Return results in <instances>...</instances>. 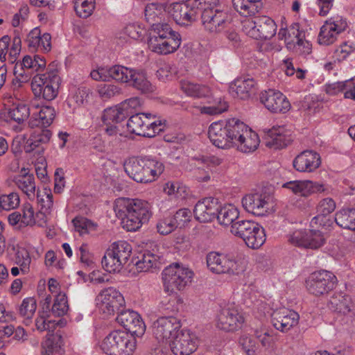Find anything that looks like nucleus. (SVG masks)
Wrapping results in <instances>:
<instances>
[{
  "mask_svg": "<svg viewBox=\"0 0 355 355\" xmlns=\"http://www.w3.org/2000/svg\"><path fill=\"white\" fill-rule=\"evenodd\" d=\"M51 135V131L47 129L34 131L26 141V152L31 153L36 148L47 144Z\"/></svg>",
  "mask_w": 355,
  "mask_h": 355,
  "instance_id": "44",
  "label": "nucleus"
},
{
  "mask_svg": "<svg viewBox=\"0 0 355 355\" xmlns=\"http://www.w3.org/2000/svg\"><path fill=\"white\" fill-rule=\"evenodd\" d=\"M239 346L245 355H257L259 345L252 336L243 334L239 339Z\"/></svg>",
  "mask_w": 355,
  "mask_h": 355,
  "instance_id": "59",
  "label": "nucleus"
},
{
  "mask_svg": "<svg viewBox=\"0 0 355 355\" xmlns=\"http://www.w3.org/2000/svg\"><path fill=\"white\" fill-rule=\"evenodd\" d=\"M202 21L205 28L210 33H220L222 29V6L215 9H205L202 12Z\"/></svg>",
  "mask_w": 355,
  "mask_h": 355,
  "instance_id": "32",
  "label": "nucleus"
},
{
  "mask_svg": "<svg viewBox=\"0 0 355 355\" xmlns=\"http://www.w3.org/2000/svg\"><path fill=\"white\" fill-rule=\"evenodd\" d=\"M60 83L58 73L50 71L34 76L31 86L36 98L51 101L57 97Z\"/></svg>",
  "mask_w": 355,
  "mask_h": 355,
  "instance_id": "7",
  "label": "nucleus"
},
{
  "mask_svg": "<svg viewBox=\"0 0 355 355\" xmlns=\"http://www.w3.org/2000/svg\"><path fill=\"white\" fill-rule=\"evenodd\" d=\"M193 271L188 267L174 263L166 267L162 272L164 291L172 295L176 291L184 290L192 281Z\"/></svg>",
  "mask_w": 355,
  "mask_h": 355,
  "instance_id": "4",
  "label": "nucleus"
},
{
  "mask_svg": "<svg viewBox=\"0 0 355 355\" xmlns=\"http://www.w3.org/2000/svg\"><path fill=\"white\" fill-rule=\"evenodd\" d=\"M164 193L171 199L183 200L189 194V188L180 182H167L163 187Z\"/></svg>",
  "mask_w": 355,
  "mask_h": 355,
  "instance_id": "46",
  "label": "nucleus"
},
{
  "mask_svg": "<svg viewBox=\"0 0 355 355\" xmlns=\"http://www.w3.org/2000/svg\"><path fill=\"white\" fill-rule=\"evenodd\" d=\"M132 68L125 67L121 65H115L110 67V79L127 83L131 77Z\"/></svg>",
  "mask_w": 355,
  "mask_h": 355,
  "instance_id": "64",
  "label": "nucleus"
},
{
  "mask_svg": "<svg viewBox=\"0 0 355 355\" xmlns=\"http://www.w3.org/2000/svg\"><path fill=\"white\" fill-rule=\"evenodd\" d=\"M21 41L19 37L15 36L11 40L8 35L0 38V60L14 63L21 52Z\"/></svg>",
  "mask_w": 355,
  "mask_h": 355,
  "instance_id": "28",
  "label": "nucleus"
},
{
  "mask_svg": "<svg viewBox=\"0 0 355 355\" xmlns=\"http://www.w3.org/2000/svg\"><path fill=\"white\" fill-rule=\"evenodd\" d=\"M167 12V4L164 5L157 2L149 3L145 8V17L151 27L154 24H163L161 22Z\"/></svg>",
  "mask_w": 355,
  "mask_h": 355,
  "instance_id": "42",
  "label": "nucleus"
},
{
  "mask_svg": "<svg viewBox=\"0 0 355 355\" xmlns=\"http://www.w3.org/2000/svg\"><path fill=\"white\" fill-rule=\"evenodd\" d=\"M247 257L238 251L226 253L223 257V274L230 277L243 274L248 266Z\"/></svg>",
  "mask_w": 355,
  "mask_h": 355,
  "instance_id": "25",
  "label": "nucleus"
},
{
  "mask_svg": "<svg viewBox=\"0 0 355 355\" xmlns=\"http://www.w3.org/2000/svg\"><path fill=\"white\" fill-rule=\"evenodd\" d=\"M336 209V202L331 198L321 200L317 206V216L311 220V226L315 225L324 227L329 225V220L327 218Z\"/></svg>",
  "mask_w": 355,
  "mask_h": 355,
  "instance_id": "35",
  "label": "nucleus"
},
{
  "mask_svg": "<svg viewBox=\"0 0 355 355\" xmlns=\"http://www.w3.org/2000/svg\"><path fill=\"white\" fill-rule=\"evenodd\" d=\"M132 253L131 245L125 241L113 243L105 251L102 259L103 269L110 273H119L129 260Z\"/></svg>",
  "mask_w": 355,
  "mask_h": 355,
  "instance_id": "6",
  "label": "nucleus"
},
{
  "mask_svg": "<svg viewBox=\"0 0 355 355\" xmlns=\"http://www.w3.org/2000/svg\"><path fill=\"white\" fill-rule=\"evenodd\" d=\"M321 164L320 155L313 150H304L293 161L295 169L299 172L311 173Z\"/></svg>",
  "mask_w": 355,
  "mask_h": 355,
  "instance_id": "29",
  "label": "nucleus"
},
{
  "mask_svg": "<svg viewBox=\"0 0 355 355\" xmlns=\"http://www.w3.org/2000/svg\"><path fill=\"white\" fill-rule=\"evenodd\" d=\"M257 83L254 78L242 76L230 83L228 93L234 98L247 100L254 92Z\"/></svg>",
  "mask_w": 355,
  "mask_h": 355,
  "instance_id": "26",
  "label": "nucleus"
},
{
  "mask_svg": "<svg viewBox=\"0 0 355 355\" xmlns=\"http://www.w3.org/2000/svg\"><path fill=\"white\" fill-rule=\"evenodd\" d=\"M324 91L331 96L337 95L340 92L345 91L344 96L345 98L355 101V78H352L345 82L326 84L324 85Z\"/></svg>",
  "mask_w": 355,
  "mask_h": 355,
  "instance_id": "39",
  "label": "nucleus"
},
{
  "mask_svg": "<svg viewBox=\"0 0 355 355\" xmlns=\"http://www.w3.org/2000/svg\"><path fill=\"white\" fill-rule=\"evenodd\" d=\"M69 310L68 300L65 293H58L55 299L51 311H48L52 315L60 317L65 315Z\"/></svg>",
  "mask_w": 355,
  "mask_h": 355,
  "instance_id": "58",
  "label": "nucleus"
},
{
  "mask_svg": "<svg viewBox=\"0 0 355 355\" xmlns=\"http://www.w3.org/2000/svg\"><path fill=\"white\" fill-rule=\"evenodd\" d=\"M167 13L179 25H188L199 15L193 1L187 3L175 2L167 4Z\"/></svg>",
  "mask_w": 355,
  "mask_h": 355,
  "instance_id": "18",
  "label": "nucleus"
},
{
  "mask_svg": "<svg viewBox=\"0 0 355 355\" xmlns=\"http://www.w3.org/2000/svg\"><path fill=\"white\" fill-rule=\"evenodd\" d=\"M244 321L243 317L236 309L226 311L225 320L223 321V330L234 331L241 328Z\"/></svg>",
  "mask_w": 355,
  "mask_h": 355,
  "instance_id": "49",
  "label": "nucleus"
},
{
  "mask_svg": "<svg viewBox=\"0 0 355 355\" xmlns=\"http://www.w3.org/2000/svg\"><path fill=\"white\" fill-rule=\"evenodd\" d=\"M271 318L272 326L282 332H287L297 326L300 320V315L297 312L286 308L275 311Z\"/></svg>",
  "mask_w": 355,
  "mask_h": 355,
  "instance_id": "24",
  "label": "nucleus"
},
{
  "mask_svg": "<svg viewBox=\"0 0 355 355\" xmlns=\"http://www.w3.org/2000/svg\"><path fill=\"white\" fill-rule=\"evenodd\" d=\"M233 236L243 239L246 245L252 249H258L266 241V234L263 227L259 223L245 220Z\"/></svg>",
  "mask_w": 355,
  "mask_h": 355,
  "instance_id": "9",
  "label": "nucleus"
},
{
  "mask_svg": "<svg viewBox=\"0 0 355 355\" xmlns=\"http://www.w3.org/2000/svg\"><path fill=\"white\" fill-rule=\"evenodd\" d=\"M275 333L267 328H260L254 331L256 338L259 340L262 347L266 349L272 348L275 343Z\"/></svg>",
  "mask_w": 355,
  "mask_h": 355,
  "instance_id": "61",
  "label": "nucleus"
},
{
  "mask_svg": "<svg viewBox=\"0 0 355 355\" xmlns=\"http://www.w3.org/2000/svg\"><path fill=\"white\" fill-rule=\"evenodd\" d=\"M291 141L288 132L284 126L273 127L269 130L266 145L274 149L286 147Z\"/></svg>",
  "mask_w": 355,
  "mask_h": 355,
  "instance_id": "36",
  "label": "nucleus"
},
{
  "mask_svg": "<svg viewBox=\"0 0 355 355\" xmlns=\"http://www.w3.org/2000/svg\"><path fill=\"white\" fill-rule=\"evenodd\" d=\"M13 250L15 252L13 262L21 268L23 275L30 271L31 263L38 260L42 254L39 248L29 243L17 245L13 248Z\"/></svg>",
  "mask_w": 355,
  "mask_h": 355,
  "instance_id": "20",
  "label": "nucleus"
},
{
  "mask_svg": "<svg viewBox=\"0 0 355 355\" xmlns=\"http://www.w3.org/2000/svg\"><path fill=\"white\" fill-rule=\"evenodd\" d=\"M247 35L255 40H270L277 32L275 21L267 16H260L254 21H248L244 25Z\"/></svg>",
  "mask_w": 355,
  "mask_h": 355,
  "instance_id": "11",
  "label": "nucleus"
},
{
  "mask_svg": "<svg viewBox=\"0 0 355 355\" xmlns=\"http://www.w3.org/2000/svg\"><path fill=\"white\" fill-rule=\"evenodd\" d=\"M20 198L17 192L0 195V209L10 211L19 207Z\"/></svg>",
  "mask_w": 355,
  "mask_h": 355,
  "instance_id": "62",
  "label": "nucleus"
},
{
  "mask_svg": "<svg viewBox=\"0 0 355 355\" xmlns=\"http://www.w3.org/2000/svg\"><path fill=\"white\" fill-rule=\"evenodd\" d=\"M182 38L179 33L168 24H157L150 28L147 46L152 52L162 55L175 53L180 46Z\"/></svg>",
  "mask_w": 355,
  "mask_h": 355,
  "instance_id": "2",
  "label": "nucleus"
},
{
  "mask_svg": "<svg viewBox=\"0 0 355 355\" xmlns=\"http://www.w3.org/2000/svg\"><path fill=\"white\" fill-rule=\"evenodd\" d=\"M222 209V205L218 199L206 198L198 201L194 208L195 218L200 223H207L216 218L218 223L221 224L219 213Z\"/></svg>",
  "mask_w": 355,
  "mask_h": 355,
  "instance_id": "22",
  "label": "nucleus"
},
{
  "mask_svg": "<svg viewBox=\"0 0 355 355\" xmlns=\"http://www.w3.org/2000/svg\"><path fill=\"white\" fill-rule=\"evenodd\" d=\"M176 228V222L171 214H166L159 218L156 224L157 231L161 235H168Z\"/></svg>",
  "mask_w": 355,
  "mask_h": 355,
  "instance_id": "60",
  "label": "nucleus"
},
{
  "mask_svg": "<svg viewBox=\"0 0 355 355\" xmlns=\"http://www.w3.org/2000/svg\"><path fill=\"white\" fill-rule=\"evenodd\" d=\"M72 224L74 231L80 236L92 234L97 229L96 223L83 216H77L73 218Z\"/></svg>",
  "mask_w": 355,
  "mask_h": 355,
  "instance_id": "50",
  "label": "nucleus"
},
{
  "mask_svg": "<svg viewBox=\"0 0 355 355\" xmlns=\"http://www.w3.org/2000/svg\"><path fill=\"white\" fill-rule=\"evenodd\" d=\"M62 336L58 332L49 334L42 343V355H62L64 353Z\"/></svg>",
  "mask_w": 355,
  "mask_h": 355,
  "instance_id": "40",
  "label": "nucleus"
},
{
  "mask_svg": "<svg viewBox=\"0 0 355 355\" xmlns=\"http://www.w3.org/2000/svg\"><path fill=\"white\" fill-rule=\"evenodd\" d=\"M283 187L288 189L294 194L300 197H309L311 195L312 181L294 180L286 182Z\"/></svg>",
  "mask_w": 355,
  "mask_h": 355,
  "instance_id": "48",
  "label": "nucleus"
},
{
  "mask_svg": "<svg viewBox=\"0 0 355 355\" xmlns=\"http://www.w3.org/2000/svg\"><path fill=\"white\" fill-rule=\"evenodd\" d=\"M136 346L135 338L121 330L111 331L100 344L101 349L107 355H132Z\"/></svg>",
  "mask_w": 355,
  "mask_h": 355,
  "instance_id": "3",
  "label": "nucleus"
},
{
  "mask_svg": "<svg viewBox=\"0 0 355 355\" xmlns=\"http://www.w3.org/2000/svg\"><path fill=\"white\" fill-rule=\"evenodd\" d=\"M244 220H239V211L235 205H223V232L232 235Z\"/></svg>",
  "mask_w": 355,
  "mask_h": 355,
  "instance_id": "33",
  "label": "nucleus"
},
{
  "mask_svg": "<svg viewBox=\"0 0 355 355\" xmlns=\"http://www.w3.org/2000/svg\"><path fill=\"white\" fill-rule=\"evenodd\" d=\"M8 219L10 225L12 226H44L46 223L47 216L44 211H35L30 203H25L21 213L12 212Z\"/></svg>",
  "mask_w": 355,
  "mask_h": 355,
  "instance_id": "10",
  "label": "nucleus"
},
{
  "mask_svg": "<svg viewBox=\"0 0 355 355\" xmlns=\"http://www.w3.org/2000/svg\"><path fill=\"white\" fill-rule=\"evenodd\" d=\"M89 90L85 87H80L71 91L67 102L69 107L75 109L88 101Z\"/></svg>",
  "mask_w": 355,
  "mask_h": 355,
  "instance_id": "54",
  "label": "nucleus"
},
{
  "mask_svg": "<svg viewBox=\"0 0 355 355\" xmlns=\"http://www.w3.org/2000/svg\"><path fill=\"white\" fill-rule=\"evenodd\" d=\"M37 309V302L33 297H26L19 307V313L24 319V322L28 324Z\"/></svg>",
  "mask_w": 355,
  "mask_h": 355,
  "instance_id": "52",
  "label": "nucleus"
},
{
  "mask_svg": "<svg viewBox=\"0 0 355 355\" xmlns=\"http://www.w3.org/2000/svg\"><path fill=\"white\" fill-rule=\"evenodd\" d=\"M124 302L123 295L114 287L101 290L96 298L97 308L106 315L113 314Z\"/></svg>",
  "mask_w": 355,
  "mask_h": 355,
  "instance_id": "15",
  "label": "nucleus"
},
{
  "mask_svg": "<svg viewBox=\"0 0 355 355\" xmlns=\"http://www.w3.org/2000/svg\"><path fill=\"white\" fill-rule=\"evenodd\" d=\"M181 329V320L173 315L159 317L151 326L155 338L165 345H168Z\"/></svg>",
  "mask_w": 355,
  "mask_h": 355,
  "instance_id": "8",
  "label": "nucleus"
},
{
  "mask_svg": "<svg viewBox=\"0 0 355 355\" xmlns=\"http://www.w3.org/2000/svg\"><path fill=\"white\" fill-rule=\"evenodd\" d=\"M347 27V23L341 16H335L327 20L320 28L318 42L320 44L330 45L336 40L338 35Z\"/></svg>",
  "mask_w": 355,
  "mask_h": 355,
  "instance_id": "21",
  "label": "nucleus"
},
{
  "mask_svg": "<svg viewBox=\"0 0 355 355\" xmlns=\"http://www.w3.org/2000/svg\"><path fill=\"white\" fill-rule=\"evenodd\" d=\"M180 87L185 94L192 97H206L210 93V90L207 87L194 84L189 80L181 81Z\"/></svg>",
  "mask_w": 355,
  "mask_h": 355,
  "instance_id": "51",
  "label": "nucleus"
},
{
  "mask_svg": "<svg viewBox=\"0 0 355 355\" xmlns=\"http://www.w3.org/2000/svg\"><path fill=\"white\" fill-rule=\"evenodd\" d=\"M352 300L349 296L342 293H334L329 300V308L335 311L347 314L350 312Z\"/></svg>",
  "mask_w": 355,
  "mask_h": 355,
  "instance_id": "43",
  "label": "nucleus"
},
{
  "mask_svg": "<svg viewBox=\"0 0 355 355\" xmlns=\"http://www.w3.org/2000/svg\"><path fill=\"white\" fill-rule=\"evenodd\" d=\"M27 42L30 48L49 52L51 49V36L48 33H42L39 28L31 31L27 36Z\"/></svg>",
  "mask_w": 355,
  "mask_h": 355,
  "instance_id": "34",
  "label": "nucleus"
},
{
  "mask_svg": "<svg viewBox=\"0 0 355 355\" xmlns=\"http://www.w3.org/2000/svg\"><path fill=\"white\" fill-rule=\"evenodd\" d=\"M182 302V298L175 292L174 294L168 295V297L162 299L159 304V309L167 313H176Z\"/></svg>",
  "mask_w": 355,
  "mask_h": 355,
  "instance_id": "57",
  "label": "nucleus"
},
{
  "mask_svg": "<svg viewBox=\"0 0 355 355\" xmlns=\"http://www.w3.org/2000/svg\"><path fill=\"white\" fill-rule=\"evenodd\" d=\"M23 69H31L33 71H43L46 65V60L38 55L34 56L26 55L20 62Z\"/></svg>",
  "mask_w": 355,
  "mask_h": 355,
  "instance_id": "55",
  "label": "nucleus"
},
{
  "mask_svg": "<svg viewBox=\"0 0 355 355\" xmlns=\"http://www.w3.org/2000/svg\"><path fill=\"white\" fill-rule=\"evenodd\" d=\"M4 117L7 121L21 125L29 117L31 118L29 107L15 96L6 95L4 97Z\"/></svg>",
  "mask_w": 355,
  "mask_h": 355,
  "instance_id": "13",
  "label": "nucleus"
},
{
  "mask_svg": "<svg viewBox=\"0 0 355 355\" xmlns=\"http://www.w3.org/2000/svg\"><path fill=\"white\" fill-rule=\"evenodd\" d=\"M52 315L47 311H42L39 312L38 317L35 320V325L37 330L43 331H53L55 327L59 324L60 320L56 321L51 319Z\"/></svg>",
  "mask_w": 355,
  "mask_h": 355,
  "instance_id": "56",
  "label": "nucleus"
},
{
  "mask_svg": "<svg viewBox=\"0 0 355 355\" xmlns=\"http://www.w3.org/2000/svg\"><path fill=\"white\" fill-rule=\"evenodd\" d=\"M335 221L343 229L355 231V209H342L337 211Z\"/></svg>",
  "mask_w": 355,
  "mask_h": 355,
  "instance_id": "47",
  "label": "nucleus"
},
{
  "mask_svg": "<svg viewBox=\"0 0 355 355\" xmlns=\"http://www.w3.org/2000/svg\"><path fill=\"white\" fill-rule=\"evenodd\" d=\"M141 106V101L137 97H133L125 100L121 103L105 109L102 115L104 121H123L127 116L136 112Z\"/></svg>",
  "mask_w": 355,
  "mask_h": 355,
  "instance_id": "19",
  "label": "nucleus"
},
{
  "mask_svg": "<svg viewBox=\"0 0 355 355\" xmlns=\"http://www.w3.org/2000/svg\"><path fill=\"white\" fill-rule=\"evenodd\" d=\"M114 211L121 220L123 229L128 232L139 230L152 216L150 204L137 198H117L114 202Z\"/></svg>",
  "mask_w": 355,
  "mask_h": 355,
  "instance_id": "1",
  "label": "nucleus"
},
{
  "mask_svg": "<svg viewBox=\"0 0 355 355\" xmlns=\"http://www.w3.org/2000/svg\"><path fill=\"white\" fill-rule=\"evenodd\" d=\"M128 175L137 182L150 183L159 178L156 172L149 168L139 157H130L124 163Z\"/></svg>",
  "mask_w": 355,
  "mask_h": 355,
  "instance_id": "12",
  "label": "nucleus"
},
{
  "mask_svg": "<svg viewBox=\"0 0 355 355\" xmlns=\"http://www.w3.org/2000/svg\"><path fill=\"white\" fill-rule=\"evenodd\" d=\"M55 117V110L52 106L37 105L32 110L28 124L31 128L48 127Z\"/></svg>",
  "mask_w": 355,
  "mask_h": 355,
  "instance_id": "31",
  "label": "nucleus"
},
{
  "mask_svg": "<svg viewBox=\"0 0 355 355\" xmlns=\"http://www.w3.org/2000/svg\"><path fill=\"white\" fill-rule=\"evenodd\" d=\"M261 0H232L234 8L242 15H252L259 10L258 4Z\"/></svg>",
  "mask_w": 355,
  "mask_h": 355,
  "instance_id": "53",
  "label": "nucleus"
},
{
  "mask_svg": "<svg viewBox=\"0 0 355 355\" xmlns=\"http://www.w3.org/2000/svg\"><path fill=\"white\" fill-rule=\"evenodd\" d=\"M272 197L263 192L245 195L242 199L243 208L255 216H263L270 212L272 206Z\"/></svg>",
  "mask_w": 355,
  "mask_h": 355,
  "instance_id": "17",
  "label": "nucleus"
},
{
  "mask_svg": "<svg viewBox=\"0 0 355 355\" xmlns=\"http://www.w3.org/2000/svg\"><path fill=\"white\" fill-rule=\"evenodd\" d=\"M249 127L243 121L237 118H231L226 119L225 125L223 127L224 134L225 135V144L223 148H232L236 144L238 139L243 137L244 132H246Z\"/></svg>",
  "mask_w": 355,
  "mask_h": 355,
  "instance_id": "27",
  "label": "nucleus"
},
{
  "mask_svg": "<svg viewBox=\"0 0 355 355\" xmlns=\"http://www.w3.org/2000/svg\"><path fill=\"white\" fill-rule=\"evenodd\" d=\"M260 101L266 108L274 113H286L291 108L287 98L282 92L275 89L261 92Z\"/></svg>",
  "mask_w": 355,
  "mask_h": 355,
  "instance_id": "23",
  "label": "nucleus"
},
{
  "mask_svg": "<svg viewBox=\"0 0 355 355\" xmlns=\"http://www.w3.org/2000/svg\"><path fill=\"white\" fill-rule=\"evenodd\" d=\"M37 200L42 209L45 212H49L53 207V195L50 188L44 187L38 190L37 193Z\"/></svg>",
  "mask_w": 355,
  "mask_h": 355,
  "instance_id": "63",
  "label": "nucleus"
},
{
  "mask_svg": "<svg viewBox=\"0 0 355 355\" xmlns=\"http://www.w3.org/2000/svg\"><path fill=\"white\" fill-rule=\"evenodd\" d=\"M160 260L161 257L159 254L146 250L139 253L133 261L138 272H148L159 267Z\"/></svg>",
  "mask_w": 355,
  "mask_h": 355,
  "instance_id": "37",
  "label": "nucleus"
},
{
  "mask_svg": "<svg viewBox=\"0 0 355 355\" xmlns=\"http://www.w3.org/2000/svg\"><path fill=\"white\" fill-rule=\"evenodd\" d=\"M156 115L152 113H137L127 121V128L130 133L146 137H153L164 131L166 121L155 120Z\"/></svg>",
  "mask_w": 355,
  "mask_h": 355,
  "instance_id": "5",
  "label": "nucleus"
},
{
  "mask_svg": "<svg viewBox=\"0 0 355 355\" xmlns=\"http://www.w3.org/2000/svg\"><path fill=\"white\" fill-rule=\"evenodd\" d=\"M13 182L29 199L35 197L36 189L35 178L32 174L29 173L27 168H21L20 173L14 177Z\"/></svg>",
  "mask_w": 355,
  "mask_h": 355,
  "instance_id": "38",
  "label": "nucleus"
},
{
  "mask_svg": "<svg viewBox=\"0 0 355 355\" xmlns=\"http://www.w3.org/2000/svg\"><path fill=\"white\" fill-rule=\"evenodd\" d=\"M336 284V277L329 271L320 270L313 272L306 281L308 291L320 295L332 290Z\"/></svg>",
  "mask_w": 355,
  "mask_h": 355,
  "instance_id": "16",
  "label": "nucleus"
},
{
  "mask_svg": "<svg viewBox=\"0 0 355 355\" xmlns=\"http://www.w3.org/2000/svg\"><path fill=\"white\" fill-rule=\"evenodd\" d=\"M168 345L175 355H190L197 349L198 338L190 330L181 329Z\"/></svg>",
  "mask_w": 355,
  "mask_h": 355,
  "instance_id": "14",
  "label": "nucleus"
},
{
  "mask_svg": "<svg viewBox=\"0 0 355 355\" xmlns=\"http://www.w3.org/2000/svg\"><path fill=\"white\" fill-rule=\"evenodd\" d=\"M243 137L241 139H238L232 148H236L238 150L244 153H249L254 151L259 145V139L258 135L252 130L251 128H248L246 132H244Z\"/></svg>",
  "mask_w": 355,
  "mask_h": 355,
  "instance_id": "41",
  "label": "nucleus"
},
{
  "mask_svg": "<svg viewBox=\"0 0 355 355\" xmlns=\"http://www.w3.org/2000/svg\"><path fill=\"white\" fill-rule=\"evenodd\" d=\"M129 79L130 81L127 83L142 92H149L153 90V86L150 82L142 70L132 68L131 77H129Z\"/></svg>",
  "mask_w": 355,
  "mask_h": 355,
  "instance_id": "45",
  "label": "nucleus"
},
{
  "mask_svg": "<svg viewBox=\"0 0 355 355\" xmlns=\"http://www.w3.org/2000/svg\"><path fill=\"white\" fill-rule=\"evenodd\" d=\"M117 322L128 331L136 334L144 332L146 325L140 315L132 310L121 311L116 317Z\"/></svg>",
  "mask_w": 355,
  "mask_h": 355,
  "instance_id": "30",
  "label": "nucleus"
}]
</instances>
